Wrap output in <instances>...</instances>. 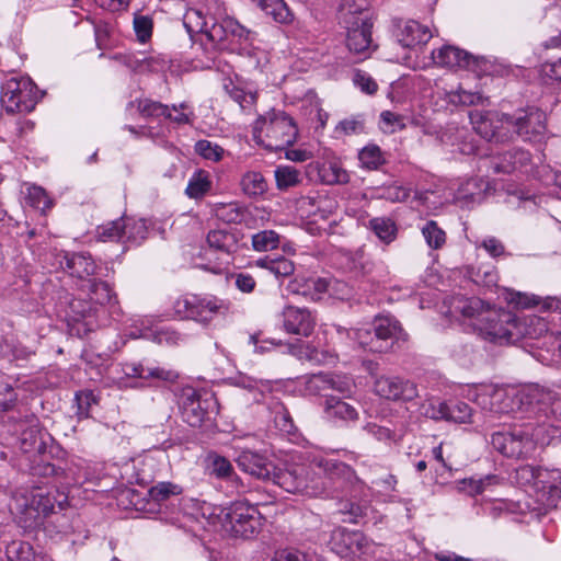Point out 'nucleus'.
<instances>
[{"mask_svg":"<svg viewBox=\"0 0 561 561\" xmlns=\"http://www.w3.org/2000/svg\"><path fill=\"white\" fill-rule=\"evenodd\" d=\"M214 211L219 220L227 224H239L244 218V210L237 203L217 204Z\"/></svg>","mask_w":561,"mask_h":561,"instance_id":"44","label":"nucleus"},{"mask_svg":"<svg viewBox=\"0 0 561 561\" xmlns=\"http://www.w3.org/2000/svg\"><path fill=\"white\" fill-rule=\"evenodd\" d=\"M437 94L454 107L473 106L483 103L484 100L480 92L468 91L460 85L455 90H438Z\"/></svg>","mask_w":561,"mask_h":561,"instance_id":"29","label":"nucleus"},{"mask_svg":"<svg viewBox=\"0 0 561 561\" xmlns=\"http://www.w3.org/2000/svg\"><path fill=\"white\" fill-rule=\"evenodd\" d=\"M181 493V485L169 481L158 482L148 490V496L154 503H162L171 496H176Z\"/></svg>","mask_w":561,"mask_h":561,"instance_id":"42","label":"nucleus"},{"mask_svg":"<svg viewBox=\"0 0 561 561\" xmlns=\"http://www.w3.org/2000/svg\"><path fill=\"white\" fill-rule=\"evenodd\" d=\"M518 324L513 313L491 308L482 313L476 330L489 341L511 342L517 335Z\"/></svg>","mask_w":561,"mask_h":561,"instance_id":"7","label":"nucleus"},{"mask_svg":"<svg viewBox=\"0 0 561 561\" xmlns=\"http://www.w3.org/2000/svg\"><path fill=\"white\" fill-rule=\"evenodd\" d=\"M483 165L493 174H510L515 171L527 173L530 170V154L523 149L515 148L490 156L483 160Z\"/></svg>","mask_w":561,"mask_h":561,"instance_id":"13","label":"nucleus"},{"mask_svg":"<svg viewBox=\"0 0 561 561\" xmlns=\"http://www.w3.org/2000/svg\"><path fill=\"white\" fill-rule=\"evenodd\" d=\"M476 188H478L477 180H468L458 188L455 195V202L461 206H469L470 204L480 201L481 192L480 190L474 191Z\"/></svg>","mask_w":561,"mask_h":561,"instance_id":"49","label":"nucleus"},{"mask_svg":"<svg viewBox=\"0 0 561 561\" xmlns=\"http://www.w3.org/2000/svg\"><path fill=\"white\" fill-rule=\"evenodd\" d=\"M98 238L101 241H124V219L111 221L98 227Z\"/></svg>","mask_w":561,"mask_h":561,"instance_id":"51","label":"nucleus"},{"mask_svg":"<svg viewBox=\"0 0 561 561\" xmlns=\"http://www.w3.org/2000/svg\"><path fill=\"white\" fill-rule=\"evenodd\" d=\"M147 237V226L142 219H124V241L139 243Z\"/></svg>","mask_w":561,"mask_h":561,"instance_id":"47","label":"nucleus"},{"mask_svg":"<svg viewBox=\"0 0 561 561\" xmlns=\"http://www.w3.org/2000/svg\"><path fill=\"white\" fill-rule=\"evenodd\" d=\"M195 301H197L196 295H185L179 297L173 302L174 316L179 319H194Z\"/></svg>","mask_w":561,"mask_h":561,"instance_id":"54","label":"nucleus"},{"mask_svg":"<svg viewBox=\"0 0 561 561\" xmlns=\"http://www.w3.org/2000/svg\"><path fill=\"white\" fill-rule=\"evenodd\" d=\"M207 468L211 476L217 479H226L236 483L237 491L240 492L242 484L239 477L234 473L231 462L224 456L211 451L206 457Z\"/></svg>","mask_w":561,"mask_h":561,"instance_id":"28","label":"nucleus"},{"mask_svg":"<svg viewBox=\"0 0 561 561\" xmlns=\"http://www.w3.org/2000/svg\"><path fill=\"white\" fill-rule=\"evenodd\" d=\"M57 257L60 267L69 272L71 276L84 280V285H88V279H91L90 277L96 272L94 261L85 253L60 252Z\"/></svg>","mask_w":561,"mask_h":561,"instance_id":"21","label":"nucleus"},{"mask_svg":"<svg viewBox=\"0 0 561 561\" xmlns=\"http://www.w3.org/2000/svg\"><path fill=\"white\" fill-rule=\"evenodd\" d=\"M38 100V90L30 78H11L2 84L1 104L8 113H30Z\"/></svg>","mask_w":561,"mask_h":561,"instance_id":"5","label":"nucleus"},{"mask_svg":"<svg viewBox=\"0 0 561 561\" xmlns=\"http://www.w3.org/2000/svg\"><path fill=\"white\" fill-rule=\"evenodd\" d=\"M83 287H87L90 299L95 304L114 305L116 302L110 285L105 282L88 279V285H83Z\"/></svg>","mask_w":561,"mask_h":561,"instance_id":"38","label":"nucleus"},{"mask_svg":"<svg viewBox=\"0 0 561 561\" xmlns=\"http://www.w3.org/2000/svg\"><path fill=\"white\" fill-rule=\"evenodd\" d=\"M222 526L234 537L251 538L261 527V517L256 507L237 502L225 514Z\"/></svg>","mask_w":561,"mask_h":561,"instance_id":"8","label":"nucleus"},{"mask_svg":"<svg viewBox=\"0 0 561 561\" xmlns=\"http://www.w3.org/2000/svg\"><path fill=\"white\" fill-rule=\"evenodd\" d=\"M24 199L28 206L41 210L43 214L49 210L54 205L53 199L47 195L46 191L37 185H28L26 187Z\"/></svg>","mask_w":561,"mask_h":561,"instance_id":"40","label":"nucleus"},{"mask_svg":"<svg viewBox=\"0 0 561 561\" xmlns=\"http://www.w3.org/2000/svg\"><path fill=\"white\" fill-rule=\"evenodd\" d=\"M252 134L257 145L278 151L296 141L298 129L289 115L273 108L257 117Z\"/></svg>","mask_w":561,"mask_h":561,"instance_id":"2","label":"nucleus"},{"mask_svg":"<svg viewBox=\"0 0 561 561\" xmlns=\"http://www.w3.org/2000/svg\"><path fill=\"white\" fill-rule=\"evenodd\" d=\"M206 240L211 249L226 254L233 252L237 244L234 234L221 229L209 231Z\"/></svg>","mask_w":561,"mask_h":561,"instance_id":"37","label":"nucleus"},{"mask_svg":"<svg viewBox=\"0 0 561 561\" xmlns=\"http://www.w3.org/2000/svg\"><path fill=\"white\" fill-rule=\"evenodd\" d=\"M255 265L257 267L267 270L277 278L290 276L295 271L294 262L284 256H265L263 259L256 260Z\"/></svg>","mask_w":561,"mask_h":561,"instance_id":"35","label":"nucleus"},{"mask_svg":"<svg viewBox=\"0 0 561 561\" xmlns=\"http://www.w3.org/2000/svg\"><path fill=\"white\" fill-rule=\"evenodd\" d=\"M137 110L142 117L159 118L170 116V107L150 99L137 100Z\"/></svg>","mask_w":561,"mask_h":561,"instance_id":"45","label":"nucleus"},{"mask_svg":"<svg viewBox=\"0 0 561 561\" xmlns=\"http://www.w3.org/2000/svg\"><path fill=\"white\" fill-rule=\"evenodd\" d=\"M179 374L173 369L164 367H146L145 380L163 381L173 383L178 380Z\"/></svg>","mask_w":561,"mask_h":561,"instance_id":"58","label":"nucleus"},{"mask_svg":"<svg viewBox=\"0 0 561 561\" xmlns=\"http://www.w3.org/2000/svg\"><path fill=\"white\" fill-rule=\"evenodd\" d=\"M308 387L310 390L333 389L342 394H350L354 385L350 377L319 373L309 378Z\"/></svg>","mask_w":561,"mask_h":561,"instance_id":"25","label":"nucleus"},{"mask_svg":"<svg viewBox=\"0 0 561 561\" xmlns=\"http://www.w3.org/2000/svg\"><path fill=\"white\" fill-rule=\"evenodd\" d=\"M309 204L317 208L322 218H327L337 208V202L327 194H318L314 197H308Z\"/></svg>","mask_w":561,"mask_h":561,"instance_id":"57","label":"nucleus"},{"mask_svg":"<svg viewBox=\"0 0 561 561\" xmlns=\"http://www.w3.org/2000/svg\"><path fill=\"white\" fill-rule=\"evenodd\" d=\"M469 117L476 131L488 141L501 144L513 139V117L496 111H473Z\"/></svg>","mask_w":561,"mask_h":561,"instance_id":"6","label":"nucleus"},{"mask_svg":"<svg viewBox=\"0 0 561 561\" xmlns=\"http://www.w3.org/2000/svg\"><path fill=\"white\" fill-rule=\"evenodd\" d=\"M432 36L431 30L415 20L405 21L397 33L399 43L412 49L425 45Z\"/></svg>","mask_w":561,"mask_h":561,"instance_id":"24","label":"nucleus"},{"mask_svg":"<svg viewBox=\"0 0 561 561\" xmlns=\"http://www.w3.org/2000/svg\"><path fill=\"white\" fill-rule=\"evenodd\" d=\"M364 430L379 442L391 443L396 442L397 433L389 427L378 425L377 423H367Z\"/></svg>","mask_w":561,"mask_h":561,"instance_id":"59","label":"nucleus"},{"mask_svg":"<svg viewBox=\"0 0 561 561\" xmlns=\"http://www.w3.org/2000/svg\"><path fill=\"white\" fill-rule=\"evenodd\" d=\"M265 14L271 15L276 22L288 24L294 21V13L283 0H252Z\"/></svg>","mask_w":561,"mask_h":561,"instance_id":"33","label":"nucleus"},{"mask_svg":"<svg viewBox=\"0 0 561 561\" xmlns=\"http://www.w3.org/2000/svg\"><path fill=\"white\" fill-rule=\"evenodd\" d=\"M230 98L239 104L240 108L245 113H251L256 104V93L247 92L243 89L232 87L228 90Z\"/></svg>","mask_w":561,"mask_h":561,"instance_id":"55","label":"nucleus"},{"mask_svg":"<svg viewBox=\"0 0 561 561\" xmlns=\"http://www.w3.org/2000/svg\"><path fill=\"white\" fill-rule=\"evenodd\" d=\"M28 423V426L21 432L20 447L24 453H43L45 443L42 431L35 419H31Z\"/></svg>","mask_w":561,"mask_h":561,"instance_id":"32","label":"nucleus"},{"mask_svg":"<svg viewBox=\"0 0 561 561\" xmlns=\"http://www.w3.org/2000/svg\"><path fill=\"white\" fill-rule=\"evenodd\" d=\"M283 328L289 334L308 337L316 327V317L307 308L286 306L282 312Z\"/></svg>","mask_w":561,"mask_h":561,"instance_id":"18","label":"nucleus"},{"mask_svg":"<svg viewBox=\"0 0 561 561\" xmlns=\"http://www.w3.org/2000/svg\"><path fill=\"white\" fill-rule=\"evenodd\" d=\"M324 411L328 417L343 421H355L358 419V412L353 405L335 397L325 399Z\"/></svg>","mask_w":561,"mask_h":561,"instance_id":"34","label":"nucleus"},{"mask_svg":"<svg viewBox=\"0 0 561 561\" xmlns=\"http://www.w3.org/2000/svg\"><path fill=\"white\" fill-rule=\"evenodd\" d=\"M472 410L465 402H456L449 405L448 421L456 423H468L471 420Z\"/></svg>","mask_w":561,"mask_h":561,"instance_id":"64","label":"nucleus"},{"mask_svg":"<svg viewBox=\"0 0 561 561\" xmlns=\"http://www.w3.org/2000/svg\"><path fill=\"white\" fill-rule=\"evenodd\" d=\"M236 462L242 471L263 481H270L274 470L272 461L263 455L249 449L242 450L236 458Z\"/></svg>","mask_w":561,"mask_h":561,"instance_id":"22","label":"nucleus"},{"mask_svg":"<svg viewBox=\"0 0 561 561\" xmlns=\"http://www.w3.org/2000/svg\"><path fill=\"white\" fill-rule=\"evenodd\" d=\"M523 397L524 394H520L516 402L507 389L495 385H482L476 391L474 401L482 410L502 415L513 412L515 405L523 402Z\"/></svg>","mask_w":561,"mask_h":561,"instance_id":"10","label":"nucleus"},{"mask_svg":"<svg viewBox=\"0 0 561 561\" xmlns=\"http://www.w3.org/2000/svg\"><path fill=\"white\" fill-rule=\"evenodd\" d=\"M331 549L342 558L365 553L369 547L366 536L357 530L337 528L332 531Z\"/></svg>","mask_w":561,"mask_h":561,"instance_id":"16","label":"nucleus"},{"mask_svg":"<svg viewBox=\"0 0 561 561\" xmlns=\"http://www.w3.org/2000/svg\"><path fill=\"white\" fill-rule=\"evenodd\" d=\"M311 466L320 469L331 480L352 482L356 478L354 470L348 465L336 459L314 457L311 460Z\"/></svg>","mask_w":561,"mask_h":561,"instance_id":"26","label":"nucleus"},{"mask_svg":"<svg viewBox=\"0 0 561 561\" xmlns=\"http://www.w3.org/2000/svg\"><path fill=\"white\" fill-rule=\"evenodd\" d=\"M183 25L190 34L205 33L208 21L201 10L190 8L183 15Z\"/></svg>","mask_w":561,"mask_h":561,"instance_id":"46","label":"nucleus"},{"mask_svg":"<svg viewBox=\"0 0 561 561\" xmlns=\"http://www.w3.org/2000/svg\"><path fill=\"white\" fill-rule=\"evenodd\" d=\"M227 307L222 300L213 296H197V301H195L193 320L201 323H208L216 316L225 313Z\"/></svg>","mask_w":561,"mask_h":561,"instance_id":"27","label":"nucleus"},{"mask_svg":"<svg viewBox=\"0 0 561 561\" xmlns=\"http://www.w3.org/2000/svg\"><path fill=\"white\" fill-rule=\"evenodd\" d=\"M14 508L25 516V523L28 522L27 526H31L53 511L54 500L44 489L35 488L31 491L30 497L15 496Z\"/></svg>","mask_w":561,"mask_h":561,"instance_id":"11","label":"nucleus"},{"mask_svg":"<svg viewBox=\"0 0 561 561\" xmlns=\"http://www.w3.org/2000/svg\"><path fill=\"white\" fill-rule=\"evenodd\" d=\"M422 234L427 243V245L432 249H439L446 242V233L443 229H440L437 224L433 220L427 221L425 226L422 228Z\"/></svg>","mask_w":561,"mask_h":561,"instance_id":"53","label":"nucleus"},{"mask_svg":"<svg viewBox=\"0 0 561 561\" xmlns=\"http://www.w3.org/2000/svg\"><path fill=\"white\" fill-rule=\"evenodd\" d=\"M358 159L362 165L369 170H376L385 162L382 152L376 145H368L364 147L358 153Z\"/></svg>","mask_w":561,"mask_h":561,"instance_id":"52","label":"nucleus"},{"mask_svg":"<svg viewBox=\"0 0 561 561\" xmlns=\"http://www.w3.org/2000/svg\"><path fill=\"white\" fill-rule=\"evenodd\" d=\"M9 561H30L33 557V548L22 540H13L5 547Z\"/></svg>","mask_w":561,"mask_h":561,"instance_id":"50","label":"nucleus"},{"mask_svg":"<svg viewBox=\"0 0 561 561\" xmlns=\"http://www.w3.org/2000/svg\"><path fill=\"white\" fill-rule=\"evenodd\" d=\"M523 473L530 474L534 484L540 493V500L547 507H557L561 501V480L559 471H548L546 469H534L525 467Z\"/></svg>","mask_w":561,"mask_h":561,"instance_id":"14","label":"nucleus"},{"mask_svg":"<svg viewBox=\"0 0 561 561\" xmlns=\"http://www.w3.org/2000/svg\"><path fill=\"white\" fill-rule=\"evenodd\" d=\"M270 481L288 493H301L309 496H318L325 490L322 478L304 465H293L284 469L274 467Z\"/></svg>","mask_w":561,"mask_h":561,"instance_id":"4","label":"nucleus"},{"mask_svg":"<svg viewBox=\"0 0 561 561\" xmlns=\"http://www.w3.org/2000/svg\"><path fill=\"white\" fill-rule=\"evenodd\" d=\"M210 187V183L206 176L202 174L194 175L186 187V194L192 198L202 197Z\"/></svg>","mask_w":561,"mask_h":561,"instance_id":"62","label":"nucleus"},{"mask_svg":"<svg viewBox=\"0 0 561 561\" xmlns=\"http://www.w3.org/2000/svg\"><path fill=\"white\" fill-rule=\"evenodd\" d=\"M367 227L386 244L391 243L397 238V226L394 221L388 217L371 218Z\"/></svg>","mask_w":561,"mask_h":561,"instance_id":"36","label":"nucleus"},{"mask_svg":"<svg viewBox=\"0 0 561 561\" xmlns=\"http://www.w3.org/2000/svg\"><path fill=\"white\" fill-rule=\"evenodd\" d=\"M240 184L243 193L251 197L263 195L268 187L263 174L256 171L244 173Z\"/></svg>","mask_w":561,"mask_h":561,"instance_id":"39","label":"nucleus"},{"mask_svg":"<svg viewBox=\"0 0 561 561\" xmlns=\"http://www.w3.org/2000/svg\"><path fill=\"white\" fill-rule=\"evenodd\" d=\"M195 151L203 158L211 161H220L225 150L217 144L203 139L195 144Z\"/></svg>","mask_w":561,"mask_h":561,"instance_id":"56","label":"nucleus"},{"mask_svg":"<svg viewBox=\"0 0 561 561\" xmlns=\"http://www.w3.org/2000/svg\"><path fill=\"white\" fill-rule=\"evenodd\" d=\"M216 4L215 11H211V26L206 27L205 35L218 50H234L233 43H251L254 33L241 25L234 18L230 16L224 3Z\"/></svg>","mask_w":561,"mask_h":561,"instance_id":"3","label":"nucleus"},{"mask_svg":"<svg viewBox=\"0 0 561 561\" xmlns=\"http://www.w3.org/2000/svg\"><path fill=\"white\" fill-rule=\"evenodd\" d=\"M279 236L274 230H263L252 236V247L255 251L266 252L276 249Z\"/></svg>","mask_w":561,"mask_h":561,"instance_id":"48","label":"nucleus"},{"mask_svg":"<svg viewBox=\"0 0 561 561\" xmlns=\"http://www.w3.org/2000/svg\"><path fill=\"white\" fill-rule=\"evenodd\" d=\"M374 337L370 352L383 353L392 348L394 343L407 340V333L400 322L391 316L377 317L373 324Z\"/></svg>","mask_w":561,"mask_h":561,"instance_id":"12","label":"nucleus"},{"mask_svg":"<svg viewBox=\"0 0 561 561\" xmlns=\"http://www.w3.org/2000/svg\"><path fill=\"white\" fill-rule=\"evenodd\" d=\"M318 174L323 184H346L350 181L347 171L336 159H327L318 164Z\"/></svg>","mask_w":561,"mask_h":561,"instance_id":"31","label":"nucleus"},{"mask_svg":"<svg viewBox=\"0 0 561 561\" xmlns=\"http://www.w3.org/2000/svg\"><path fill=\"white\" fill-rule=\"evenodd\" d=\"M546 113L536 107H529L513 117V135L523 140H538L546 133Z\"/></svg>","mask_w":561,"mask_h":561,"instance_id":"15","label":"nucleus"},{"mask_svg":"<svg viewBox=\"0 0 561 561\" xmlns=\"http://www.w3.org/2000/svg\"><path fill=\"white\" fill-rule=\"evenodd\" d=\"M210 401H213V397L209 400L202 399V394L196 389L192 387L184 388L180 398L183 421L194 427L202 425Z\"/></svg>","mask_w":561,"mask_h":561,"instance_id":"17","label":"nucleus"},{"mask_svg":"<svg viewBox=\"0 0 561 561\" xmlns=\"http://www.w3.org/2000/svg\"><path fill=\"white\" fill-rule=\"evenodd\" d=\"M18 400L12 386L0 376V411L11 410Z\"/></svg>","mask_w":561,"mask_h":561,"instance_id":"60","label":"nucleus"},{"mask_svg":"<svg viewBox=\"0 0 561 561\" xmlns=\"http://www.w3.org/2000/svg\"><path fill=\"white\" fill-rule=\"evenodd\" d=\"M366 0H343L340 7V22L346 30V46L355 61H362L374 50L371 24L363 15Z\"/></svg>","mask_w":561,"mask_h":561,"instance_id":"1","label":"nucleus"},{"mask_svg":"<svg viewBox=\"0 0 561 561\" xmlns=\"http://www.w3.org/2000/svg\"><path fill=\"white\" fill-rule=\"evenodd\" d=\"M380 118L383 124L382 128L387 133L392 134L405 127L404 117L397 113L385 111L380 114Z\"/></svg>","mask_w":561,"mask_h":561,"instance_id":"63","label":"nucleus"},{"mask_svg":"<svg viewBox=\"0 0 561 561\" xmlns=\"http://www.w3.org/2000/svg\"><path fill=\"white\" fill-rule=\"evenodd\" d=\"M432 61L436 66L449 69H467L478 75L485 72L488 61L474 57L468 51L453 45H444L432 51Z\"/></svg>","mask_w":561,"mask_h":561,"instance_id":"9","label":"nucleus"},{"mask_svg":"<svg viewBox=\"0 0 561 561\" xmlns=\"http://www.w3.org/2000/svg\"><path fill=\"white\" fill-rule=\"evenodd\" d=\"M331 283L322 277L297 276L289 282L287 289L290 294L301 296L307 300L317 301L329 290Z\"/></svg>","mask_w":561,"mask_h":561,"instance_id":"23","label":"nucleus"},{"mask_svg":"<svg viewBox=\"0 0 561 561\" xmlns=\"http://www.w3.org/2000/svg\"><path fill=\"white\" fill-rule=\"evenodd\" d=\"M543 428L519 427L513 430V438L511 448L508 449L510 458H522L529 456L536 448L537 444H545L541 436Z\"/></svg>","mask_w":561,"mask_h":561,"instance_id":"20","label":"nucleus"},{"mask_svg":"<svg viewBox=\"0 0 561 561\" xmlns=\"http://www.w3.org/2000/svg\"><path fill=\"white\" fill-rule=\"evenodd\" d=\"M374 389L376 394L388 400L410 401L417 396L414 383L398 377L381 376L376 379Z\"/></svg>","mask_w":561,"mask_h":561,"instance_id":"19","label":"nucleus"},{"mask_svg":"<svg viewBox=\"0 0 561 561\" xmlns=\"http://www.w3.org/2000/svg\"><path fill=\"white\" fill-rule=\"evenodd\" d=\"M134 30L139 42H147L152 34V20L147 15H136L134 18Z\"/></svg>","mask_w":561,"mask_h":561,"instance_id":"61","label":"nucleus"},{"mask_svg":"<svg viewBox=\"0 0 561 561\" xmlns=\"http://www.w3.org/2000/svg\"><path fill=\"white\" fill-rule=\"evenodd\" d=\"M285 347L289 354L300 360H308L317 364L322 362L323 354L308 343L298 342L295 344H286Z\"/></svg>","mask_w":561,"mask_h":561,"instance_id":"43","label":"nucleus"},{"mask_svg":"<svg viewBox=\"0 0 561 561\" xmlns=\"http://www.w3.org/2000/svg\"><path fill=\"white\" fill-rule=\"evenodd\" d=\"M274 173L277 188L282 191L295 187L301 182L300 172L294 167L279 165Z\"/></svg>","mask_w":561,"mask_h":561,"instance_id":"41","label":"nucleus"},{"mask_svg":"<svg viewBox=\"0 0 561 561\" xmlns=\"http://www.w3.org/2000/svg\"><path fill=\"white\" fill-rule=\"evenodd\" d=\"M451 312H459L463 318L472 319V325L474 328L479 322V319L482 318V313L491 309L490 307H486L481 299L474 297H455L451 304Z\"/></svg>","mask_w":561,"mask_h":561,"instance_id":"30","label":"nucleus"}]
</instances>
